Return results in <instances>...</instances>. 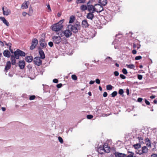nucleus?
<instances>
[{"label": "nucleus", "mask_w": 157, "mask_h": 157, "mask_svg": "<svg viewBox=\"0 0 157 157\" xmlns=\"http://www.w3.org/2000/svg\"><path fill=\"white\" fill-rule=\"evenodd\" d=\"M63 21L64 20H61L58 23L52 25V30L54 31L58 32L61 30L63 26Z\"/></svg>", "instance_id": "obj_1"}, {"label": "nucleus", "mask_w": 157, "mask_h": 157, "mask_svg": "<svg viewBox=\"0 0 157 157\" xmlns=\"http://www.w3.org/2000/svg\"><path fill=\"white\" fill-rule=\"evenodd\" d=\"M68 29L71 30L74 33H77L78 31L80 30V25L78 24H75L73 25H68L67 27Z\"/></svg>", "instance_id": "obj_2"}, {"label": "nucleus", "mask_w": 157, "mask_h": 157, "mask_svg": "<svg viewBox=\"0 0 157 157\" xmlns=\"http://www.w3.org/2000/svg\"><path fill=\"white\" fill-rule=\"evenodd\" d=\"M98 151L100 153L103 152H101V151L108 153L110 151V147L108 146L107 144H105L103 147H99L98 148Z\"/></svg>", "instance_id": "obj_3"}, {"label": "nucleus", "mask_w": 157, "mask_h": 157, "mask_svg": "<svg viewBox=\"0 0 157 157\" xmlns=\"http://www.w3.org/2000/svg\"><path fill=\"white\" fill-rule=\"evenodd\" d=\"M103 10L104 8L103 7L98 3L94 5V8L93 11V12H96L98 13H100L103 11Z\"/></svg>", "instance_id": "obj_4"}, {"label": "nucleus", "mask_w": 157, "mask_h": 157, "mask_svg": "<svg viewBox=\"0 0 157 157\" xmlns=\"http://www.w3.org/2000/svg\"><path fill=\"white\" fill-rule=\"evenodd\" d=\"M14 54L15 57L17 59H19L20 56H25V53L19 49H17L16 51H15Z\"/></svg>", "instance_id": "obj_5"}, {"label": "nucleus", "mask_w": 157, "mask_h": 157, "mask_svg": "<svg viewBox=\"0 0 157 157\" xmlns=\"http://www.w3.org/2000/svg\"><path fill=\"white\" fill-rule=\"evenodd\" d=\"M52 40L54 43L56 44H59L62 41V38L60 36H53Z\"/></svg>", "instance_id": "obj_6"}, {"label": "nucleus", "mask_w": 157, "mask_h": 157, "mask_svg": "<svg viewBox=\"0 0 157 157\" xmlns=\"http://www.w3.org/2000/svg\"><path fill=\"white\" fill-rule=\"evenodd\" d=\"M63 35L65 36L66 38H69L72 35L71 31L68 29L63 31Z\"/></svg>", "instance_id": "obj_7"}, {"label": "nucleus", "mask_w": 157, "mask_h": 157, "mask_svg": "<svg viewBox=\"0 0 157 157\" xmlns=\"http://www.w3.org/2000/svg\"><path fill=\"white\" fill-rule=\"evenodd\" d=\"M34 63L38 66H39L42 64V61L40 57H35L33 59Z\"/></svg>", "instance_id": "obj_8"}, {"label": "nucleus", "mask_w": 157, "mask_h": 157, "mask_svg": "<svg viewBox=\"0 0 157 157\" xmlns=\"http://www.w3.org/2000/svg\"><path fill=\"white\" fill-rule=\"evenodd\" d=\"M2 10L3 14L4 15L7 16L11 13L10 10L6 7H3Z\"/></svg>", "instance_id": "obj_9"}, {"label": "nucleus", "mask_w": 157, "mask_h": 157, "mask_svg": "<svg viewBox=\"0 0 157 157\" xmlns=\"http://www.w3.org/2000/svg\"><path fill=\"white\" fill-rule=\"evenodd\" d=\"M94 12H93V11L92 10L91 12H90L87 13L86 15V18L90 20H92L94 17V15L93 13Z\"/></svg>", "instance_id": "obj_10"}, {"label": "nucleus", "mask_w": 157, "mask_h": 157, "mask_svg": "<svg viewBox=\"0 0 157 157\" xmlns=\"http://www.w3.org/2000/svg\"><path fill=\"white\" fill-rule=\"evenodd\" d=\"M82 27L86 28L89 27V25L88 23L87 20L85 19L82 21Z\"/></svg>", "instance_id": "obj_11"}, {"label": "nucleus", "mask_w": 157, "mask_h": 157, "mask_svg": "<svg viewBox=\"0 0 157 157\" xmlns=\"http://www.w3.org/2000/svg\"><path fill=\"white\" fill-rule=\"evenodd\" d=\"M98 3L103 7L106 5L107 3V0H98Z\"/></svg>", "instance_id": "obj_12"}, {"label": "nucleus", "mask_w": 157, "mask_h": 157, "mask_svg": "<svg viewBox=\"0 0 157 157\" xmlns=\"http://www.w3.org/2000/svg\"><path fill=\"white\" fill-rule=\"evenodd\" d=\"M25 62L24 61H20L19 62V66L20 68L22 69L24 68L25 66Z\"/></svg>", "instance_id": "obj_13"}, {"label": "nucleus", "mask_w": 157, "mask_h": 157, "mask_svg": "<svg viewBox=\"0 0 157 157\" xmlns=\"http://www.w3.org/2000/svg\"><path fill=\"white\" fill-rule=\"evenodd\" d=\"M148 149L146 146H144L142 147V152L139 153V155H141L143 153H146L148 152Z\"/></svg>", "instance_id": "obj_14"}, {"label": "nucleus", "mask_w": 157, "mask_h": 157, "mask_svg": "<svg viewBox=\"0 0 157 157\" xmlns=\"http://www.w3.org/2000/svg\"><path fill=\"white\" fill-rule=\"evenodd\" d=\"M29 3V2L28 1L25 2L21 5V8L23 9L27 8H28V6Z\"/></svg>", "instance_id": "obj_15"}, {"label": "nucleus", "mask_w": 157, "mask_h": 157, "mask_svg": "<svg viewBox=\"0 0 157 157\" xmlns=\"http://www.w3.org/2000/svg\"><path fill=\"white\" fill-rule=\"evenodd\" d=\"M115 155L116 157H125L126 156V155L119 152H115Z\"/></svg>", "instance_id": "obj_16"}, {"label": "nucleus", "mask_w": 157, "mask_h": 157, "mask_svg": "<svg viewBox=\"0 0 157 157\" xmlns=\"http://www.w3.org/2000/svg\"><path fill=\"white\" fill-rule=\"evenodd\" d=\"M3 54L4 56L6 57L9 58L10 57V52L8 50L4 51Z\"/></svg>", "instance_id": "obj_17"}, {"label": "nucleus", "mask_w": 157, "mask_h": 157, "mask_svg": "<svg viewBox=\"0 0 157 157\" xmlns=\"http://www.w3.org/2000/svg\"><path fill=\"white\" fill-rule=\"evenodd\" d=\"M0 19L3 21V23L5 24L7 26H9V23L7 22L5 18L4 17H0Z\"/></svg>", "instance_id": "obj_18"}, {"label": "nucleus", "mask_w": 157, "mask_h": 157, "mask_svg": "<svg viewBox=\"0 0 157 157\" xmlns=\"http://www.w3.org/2000/svg\"><path fill=\"white\" fill-rule=\"evenodd\" d=\"M11 66V63L10 61L7 62L6 65L5 66V69L6 71L9 70Z\"/></svg>", "instance_id": "obj_19"}, {"label": "nucleus", "mask_w": 157, "mask_h": 157, "mask_svg": "<svg viewBox=\"0 0 157 157\" xmlns=\"http://www.w3.org/2000/svg\"><path fill=\"white\" fill-rule=\"evenodd\" d=\"M145 142L147 146L148 147H151V144L150 140L148 138H147L145 140Z\"/></svg>", "instance_id": "obj_20"}, {"label": "nucleus", "mask_w": 157, "mask_h": 157, "mask_svg": "<svg viewBox=\"0 0 157 157\" xmlns=\"http://www.w3.org/2000/svg\"><path fill=\"white\" fill-rule=\"evenodd\" d=\"M40 58L42 59H44L45 58V54L44 52L42 50H39V51Z\"/></svg>", "instance_id": "obj_21"}, {"label": "nucleus", "mask_w": 157, "mask_h": 157, "mask_svg": "<svg viewBox=\"0 0 157 157\" xmlns=\"http://www.w3.org/2000/svg\"><path fill=\"white\" fill-rule=\"evenodd\" d=\"M94 6H93L92 5H88V6H87V10L89 12H91V11H92V10H94Z\"/></svg>", "instance_id": "obj_22"}, {"label": "nucleus", "mask_w": 157, "mask_h": 157, "mask_svg": "<svg viewBox=\"0 0 157 157\" xmlns=\"http://www.w3.org/2000/svg\"><path fill=\"white\" fill-rule=\"evenodd\" d=\"M105 61L106 63H110L112 61V58L108 56L104 60Z\"/></svg>", "instance_id": "obj_23"}, {"label": "nucleus", "mask_w": 157, "mask_h": 157, "mask_svg": "<svg viewBox=\"0 0 157 157\" xmlns=\"http://www.w3.org/2000/svg\"><path fill=\"white\" fill-rule=\"evenodd\" d=\"M33 60V57L32 56H28L26 57L25 60L28 62H31Z\"/></svg>", "instance_id": "obj_24"}, {"label": "nucleus", "mask_w": 157, "mask_h": 157, "mask_svg": "<svg viewBox=\"0 0 157 157\" xmlns=\"http://www.w3.org/2000/svg\"><path fill=\"white\" fill-rule=\"evenodd\" d=\"M15 58H16L15 57L14 55V56L13 55L11 56V63L13 65H15L16 63V60Z\"/></svg>", "instance_id": "obj_25"}, {"label": "nucleus", "mask_w": 157, "mask_h": 157, "mask_svg": "<svg viewBox=\"0 0 157 157\" xmlns=\"http://www.w3.org/2000/svg\"><path fill=\"white\" fill-rule=\"evenodd\" d=\"M80 9L82 11H85L87 10V6L86 5H82L80 6Z\"/></svg>", "instance_id": "obj_26"}, {"label": "nucleus", "mask_w": 157, "mask_h": 157, "mask_svg": "<svg viewBox=\"0 0 157 157\" xmlns=\"http://www.w3.org/2000/svg\"><path fill=\"white\" fill-rule=\"evenodd\" d=\"M86 0H76V2L77 4L84 3L85 2Z\"/></svg>", "instance_id": "obj_27"}, {"label": "nucleus", "mask_w": 157, "mask_h": 157, "mask_svg": "<svg viewBox=\"0 0 157 157\" xmlns=\"http://www.w3.org/2000/svg\"><path fill=\"white\" fill-rule=\"evenodd\" d=\"M75 17L73 16L70 17L69 23H72L74 21Z\"/></svg>", "instance_id": "obj_28"}, {"label": "nucleus", "mask_w": 157, "mask_h": 157, "mask_svg": "<svg viewBox=\"0 0 157 157\" xmlns=\"http://www.w3.org/2000/svg\"><path fill=\"white\" fill-rule=\"evenodd\" d=\"M126 66L128 68L131 69H133L135 67V66L133 64H126Z\"/></svg>", "instance_id": "obj_29"}, {"label": "nucleus", "mask_w": 157, "mask_h": 157, "mask_svg": "<svg viewBox=\"0 0 157 157\" xmlns=\"http://www.w3.org/2000/svg\"><path fill=\"white\" fill-rule=\"evenodd\" d=\"M38 43V40L36 39H34L33 40L32 44H37Z\"/></svg>", "instance_id": "obj_30"}, {"label": "nucleus", "mask_w": 157, "mask_h": 157, "mask_svg": "<svg viewBox=\"0 0 157 157\" xmlns=\"http://www.w3.org/2000/svg\"><path fill=\"white\" fill-rule=\"evenodd\" d=\"M113 89V86L111 85H108L106 86V89L108 90H110Z\"/></svg>", "instance_id": "obj_31"}, {"label": "nucleus", "mask_w": 157, "mask_h": 157, "mask_svg": "<svg viewBox=\"0 0 157 157\" xmlns=\"http://www.w3.org/2000/svg\"><path fill=\"white\" fill-rule=\"evenodd\" d=\"M133 146L136 149L140 148L141 147V145L139 144H134L133 145Z\"/></svg>", "instance_id": "obj_32"}, {"label": "nucleus", "mask_w": 157, "mask_h": 157, "mask_svg": "<svg viewBox=\"0 0 157 157\" xmlns=\"http://www.w3.org/2000/svg\"><path fill=\"white\" fill-rule=\"evenodd\" d=\"M117 92L116 91H114L111 94V96L112 97H114L117 95Z\"/></svg>", "instance_id": "obj_33"}, {"label": "nucleus", "mask_w": 157, "mask_h": 157, "mask_svg": "<svg viewBox=\"0 0 157 157\" xmlns=\"http://www.w3.org/2000/svg\"><path fill=\"white\" fill-rule=\"evenodd\" d=\"M4 44L7 46L9 47V49H10V48L11 47V44L10 43H7L6 41H4Z\"/></svg>", "instance_id": "obj_34"}, {"label": "nucleus", "mask_w": 157, "mask_h": 157, "mask_svg": "<svg viewBox=\"0 0 157 157\" xmlns=\"http://www.w3.org/2000/svg\"><path fill=\"white\" fill-rule=\"evenodd\" d=\"M58 139L59 142L63 144V139L60 136H59L58 137Z\"/></svg>", "instance_id": "obj_35"}, {"label": "nucleus", "mask_w": 157, "mask_h": 157, "mask_svg": "<svg viewBox=\"0 0 157 157\" xmlns=\"http://www.w3.org/2000/svg\"><path fill=\"white\" fill-rule=\"evenodd\" d=\"M71 78H72L74 80H76L77 79L76 76L75 75H72L71 76Z\"/></svg>", "instance_id": "obj_36"}, {"label": "nucleus", "mask_w": 157, "mask_h": 157, "mask_svg": "<svg viewBox=\"0 0 157 157\" xmlns=\"http://www.w3.org/2000/svg\"><path fill=\"white\" fill-rule=\"evenodd\" d=\"M37 44H32V45L30 47V49L31 50L33 49L36 46Z\"/></svg>", "instance_id": "obj_37"}, {"label": "nucleus", "mask_w": 157, "mask_h": 157, "mask_svg": "<svg viewBox=\"0 0 157 157\" xmlns=\"http://www.w3.org/2000/svg\"><path fill=\"white\" fill-rule=\"evenodd\" d=\"M124 93L123 90L122 89H120L118 91V93L121 95H122Z\"/></svg>", "instance_id": "obj_38"}, {"label": "nucleus", "mask_w": 157, "mask_h": 157, "mask_svg": "<svg viewBox=\"0 0 157 157\" xmlns=\"http://www.w3.org/2000/svg\"><path fill=\"white\" fill-rule=\"evenodd\" d=\"M122 72L125 75H126L127 74L128 72L127 71L126 69L125 68H124L122 70Z\"/></svg>", "instance_id": "obj_39"}, {"label": "nucleus", "mask_w": 157, "mask_h": 157, "mask_svg": "<svg viewBox=\"0 0 157 157\" xmlns=\"http://www.w3.org/2000/svg\"><path fill=\"white\" fill-rule=\"evenodd\" d=\"M36 96L35 95H31L30 96L29 99L30 100H32L35 99Z\"/></svg>", "instance_id": "obj_40"}, {"label": "nucleus", "mask_w": 157, "mask_h": 157, "mask_svg": "<svg viewBox=\"0 0 157 157\" xmlns=\"http://www.w3.org/2000/svg\"><path fill=\"white\" fill-rule=\"evenodd\" d=\"M142 58V57L141 56H138L135 57V59L136 60H138Z\"/></svg>", "instance_id": "obj_41"}, {"label": "nucleus", "mask_w": 157, "mask_h": 157, "mask_svg": "<svg viewBox=\"0 0 157 157\" xmlns=\"http://www.w3.org/2000/svg\"><path fill=\"white\" fill-rule=\"evenodd\" d=\"M48 44L49 45V46L51 47H52L53 45V42L51 41L48 42Z\"/></svg>", "instance_id": "obj_42"}, {"label": "nucleus", "mask_w": 157, "mask_h": 157, "mask_svg": "<svg viewBox=\"0 0 157 157\" xmlns=\"http://www.w3.org/2000/svg\"><path fill=\"white\" fill-rule=\"evenodd\" d=\"M93 117V116L91 115H88L87 116V118L88 119H91Z\"/></svg>", "instance_id": "obj_43"}, {"label": "nucleus", "mask_w": 157, "mask_h": 157, "mask_svg": "<svg viewBox=\"0 0 157 157\" xmlns=\"http://www.w3.org/2000/svg\"><path fill=\"white\" fill-rule=\"evenodd\" d=\"M137 77H138V78L139 79V80H141L142 79V78H143V76H142V75H138V76H137Z\"/></svg>", "instance_id": "obj_44"}, {"label": "nucleus", "mask_w": 157, "mask_h": 157, "mask_svg": "<svg viewBox=\"0 0 157 157\" xmlns=\"http://www.w3.org/2000/svg\"><path fill=\"white\" fill-rule=\"evenodd\" d=\"M120 77L123 79H124L126 78V77L123 75L122 74H120Z\"/></svg>", "instance_id": "obj_45"}, {"label": "nucleus", "mask_w": 157, "mask_h": 157, "mask_svg": "<svg viewBox=\"0 0 157 157\" xmlns=\"http://www.w3.org/2000/svg\"><path fill=\"white\" fill-rule=\"evenodd\" d=\"M96 82L98 84H99L100 83V80L98 79H96L95 80Z\"/></svg>", "instance_id": "obj_46"}, {"label": "nucleus", "mask_w": 157, "mask_h": 157, "mask_svg": "<svg viewBox=\"0 0 157 157\" xmlns=\"http://www.w3.org/2000/svg\"><path fill=\"white\" fill-rule=\"evenodd\" d=\"M114 75L116 76H117L119 75V73L117 71H115L114 72Z\"/></svg>", "instance_id": "obj_47"}, {"label": "nucleus", "mask_w": 157, "mask_h": 157, "mask_svg": "<svg viewBox=\"0 0 157 157\" xmlns=\"http://www.w3.org/2000/svg\"><path fill=\"white\" fill-rule=\"evenodd\" d=\"M62 84L59 83L57 84L56 85V86L58 88H60L62 87Z\"/></svg>", "instance_id": "obj_48"}, {"label": "nucleus", "mask_w": 157, "mask_h": 157, "mask_svg": "<svg viewBox=\"0 0 157 157\" xmlns=\"http://www.w3.org/2000/svg\"><path fill=\"white\" fill-rule=\"evenodd\" d=\"M145 103L147 105H150V102L148 101L147 100H146V99H145Z\"/></svg>", "instance_id": "obj_49"}, {"label": "nucleus", "mask_w": 157, "mask_h": 157, "mask_svg": "<svg viewBox=\"0 0 157 157\" xmlns=\"http://www.w3.org/2000/svg\"><path fill=\"white\" fill-rule=\"evenodd\" d=\"M45 44L44 43L41 42L40 43V45L41 47L44 48L45 46Z\"/></svg>", "instance_id": "obj_50"}, {"label": "nucleus", "mask_w": 157, "mask_h": 157, "mask_svg": "<svg viewBox=\"0 0 157 157\" xmlns=\"http://www.w3.org/2000/svg\"><path fill=\"white\" fill-rule=\"evenodd\" d=\"M53 82L55 83H57L58 82V81L57 79H54L53 80Z\"/></svg>", "instance_id": "obj_51"}, {"label": "nucleus", "mask_w": 157, "mask_h": 157, "mask_svg": "<svg viewBox=\"0 0 157 157\" xmlns=\"http://www.w3.org/2000/svg\"><path fill=\"white\" fill-rule=\"evenodd\" d=\"M13 75V73L12 72H10L9 73V76L10 77H12Z\"/></svg>", "instance_id": "obj_52"}, {"label": "nucleus", "mask_w": 157, "mask_h": 157, "mask_svg": "<svg viewBox=\"0 0 157 157\" xmlns=\"http://www.w3.org/2000/svg\"><path fill=\"white\" fill-rule=\"evenodd\" d=\"M107 93L106 92H104L103 94V96L104 97H106L107 96Z\"/></svg>", "instance_id": "obj_53"}, {"label": "nucleus", "mask_w": 157, "mask_h": 157, "mask_svg": "<svg viewBox=\"0 0 157 157\" xmlns=\"http://www.w3.org/2000/svg\"><path fill=\"white\" fill-rule=\"evenodd\" d=\"M151 157H157V154H153L151 155Z\"/></svg>", "instance_id": "obj_54"}, {"label": "nucleus", "mask_w": 157, "mask_h": 157, "mask_svg": "<svg viewBox=\"0 0 157 157\" xmlns=\"http://www.w3.org/2000/svg\"><path fill=\"white\" fill-rule=\"evenodd\" d=\"M129 89L128 88H127L126 92V94L128 95H129Z\"/></svg>", "instance_id": "obj_55"}, {"label": "nucleus", "mask_w": 157, "mask_h": 157, "mask_svg": "<svg viewBox=\"0 0 157 157\" xmlns=\"http://www.w3.org/2000/svg\"><path fill=\"white\" fill-rule=\"evenodd\" d=\"M143 100V99L141 98H139L138 99L137 101L139 102H141Z\"/></svg>", "instance_id": "obj_56"}, {"label": "nucleus", "mask_w": 157, "mask_h": 157, "mask_svg": "<svg viewBox=\"0 0 157 157\" xmlns=\"http://www.w3.org/2000/svg\"><path fill=\"white\" fill-rule=\"evenodd\" d=\"M4 42H2V41H0V45L2 46H4Z\"/></svg>", "instance_id": "obj_57"}, {"label": "nucleus", "mask_w": 157, "mask_h": 157, "mask_svg": "<svg viewBox=\"0 0 157 157\" xmlns=\"http://www.w3.org/2000/svg\"><path fill=\"white\" fill-rule=\"evenodd\" d=\"M95 82V81H92L91 80L89 82V84L90 85H92Z\"/></svg>", "instance_id": "obj_58"}, {"label": "nucleus", "mask_w": 157, "mask_h": 157, "mask_svg": "<svg viewBox=\"0 0 157 157\" xmlns=\"http://www.w3.org/2000/svg\"><path fill=\"white\" fill-rule=\"evenodd\" d=\"M136 51L135 50H133L132 51V53L134 54H136Z\"/></svg>", "instance_id": "obj_59"}, {"label": "nucleus", "mask_w": 157, "mask_h": 157, "mask_svg": "<svg viewBox=\"0 0 157 157\" xmlns=\"http://www.w3.org/2000/svg\"><path fill=\"white\" fill-rule=\"evenodd\" d=\"M47 8H48V9L50 10V11H51V8H50V5H49L48 4V5H47Z\"/></svg>", "instance_id": "obj_60"}, {"label": "nucleus", "mask_w": 157, "mask_h": 157, "mask_svg": "<svg viewBox=\"0 0 157 157\" xmlns=\"http://www.w3.org/2000/svg\"><path fill=\"white\" fill-rule=\"evenodd\" d=\"M27 14V13L25 12H23L22 13V15H23V16H25Z\"/></svg>", "instance_id": "obj_61"}, {"label": "nucleus", "mask_w": 157, "mask_h": 157, "mask_svg": "<svg viewBox=\"0 0 157 157\" xmlns=\"http://www.w3.org/2000/svg\"><path fill=\"white\" fill-rule=\"evenodd\" d=\"M2 109L3 111H5L6 110V109L5 107H2Z\"/></svg>", "instance_id": "obj_62"}, {"label": "nucleus", "mask_w": 157, "mask_h": 157, "mask_svg": "<svg viewBox=\"0 0 157 157\" xmlns=\"http://www.w3.org/2000/svg\"><path fill=\"white\" fill-rule=\"evenodd\" d=\"M150 98L151 99H153L155 98V96L154 95H152L151 96Z\"/></svg>", "instance_id": "obj_63"}, {"label": "nucleus", "mask_w": 157, "mask_h": 157, "mask_svg": "<svg viewBox=\"0 0 157 157\" xmlns=\"http://www.w3.org/2000/svg\"><path fill=\"white\" fill-rule=\"evenodd\" d=\"M133 48H136V44H133Z\"/></svg>", "instance_id": "obj_64"}]
</instances>
